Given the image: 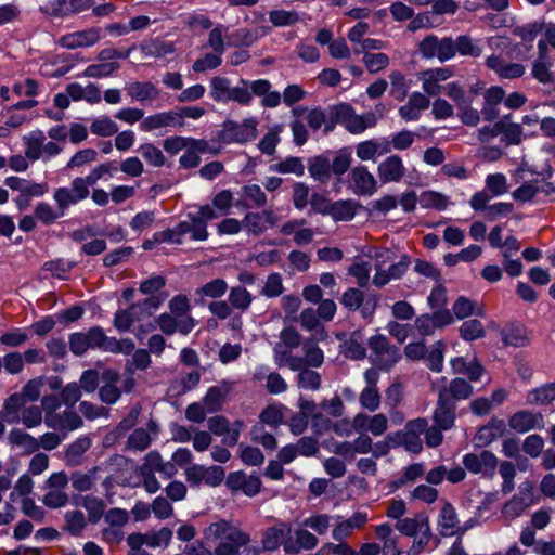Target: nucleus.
I'll list each match as a JSON object with an SVG mask.
<instances>
[{
  "label": "nucleus",
  "instance_id": "obj_19",
  "mask_svg": "<svg viewBox=\"0 0 555 555\" xmlns=\"http://www.w3.org/2000/svg\"><path fill=\"white\" fill-rule=\"evenodd\" d=\"M92 441L88 436H81L68 444L64 452V461L67 466H78L82 463L83 454L90 449Z\"/></svg>",
  "mask_w": 555,
  "mask_h": 555
},
{
  "label": "nucleus",
  "instance_id": "obj_11",
  "mask_svg": "<svg viewBox=\"0 0 555 555\" xmlns=\"http://www.w3.org/2000/svg\"><path fill=\"white\" fill-rule=\"evenodd\" d=\"M232 390V383L222 380L219 385L210 387L205 397L203 403L208 413H215L221 410L225 398Z\"/></svg>",
  "mask_w": 555,
  "mask_h": 555
},
{
  "label": "nucleus",
  "instance_id": "obj_20",
  "mask_svg": "<svg viewBox=\"0 0 555 555\" xmlns=\"http://www.w3.org/2000/svg\"><path fill=\"white\" fill-rule=\"evenodd\" d=\"M4 184L14 191H18L26 196H42L48 191L46 183H36L18 177H9Z\"/></svg>",
  "mask_w": 555,
  "mask_h": 555
},
{
  "label": "nucleus",
  "instance_id": "obj_27",
  "mask_svg": "<svg viewBox=\"0 0 555 555\" xmlns=\"http://www.w3.org/2000/svg\"><path fill=\"white\" fill-rule=\"evenodd\" d=\"M125 90L132 100L140 102L155 100L159 95L157 88L150 81L128 83Z\"/></svg>",
  "mask_w": 555,
  "mask_h": 555
},
{
  "label": "nucleus",
  "instance_id": "obj_37",
  "mask_svg": "<svg viewBox=\"0 0 555 555\" xmlns=\"http://www.w3.org/2000/svg\"><path fill=\"white\" fill-rule=\"evenodd\" d=\"M291 530L272 527L269 528L263 537L262 546L266 551H275L288 537Z\"/></svg>",
  "mask_w": 555,
  "mask_h": 555
},
{
  "label": "nucleus",
  "instance_id": "obj_48",
  "mask_svg": "<svg viewBox=\"0 0 555 555\" xmlns=\"http://www.w3.org/2000/svg\"><path fill=\"white\" fill-rule=\"evenodd\" d=\"M360 335L358 333H353L349 340L345 343V350L344 354L345 357L352 359V360H361L365 358L366 356V349L362 345L361 341H359Z\"/></svg>",
  "mask_w": 555,
  "mask_h": 555
},
{
  "label": "nucleus",
  "instance_id": "obj_30",
  "mask_svg": "<svg viewBox=\"0 0 555 555\" xmlns=\"http://www.w3.org/2000/svg\"><path fill=\"white\" fill-rule=\"evenodd\" d=\"M298 372L297 375V387L306 390H318L321 387V375L311 370L310 366L300 364V369L293 370Z\"/></svg>",
  "mask_w": 555,
  "mask_h": 555
},
{
  "label": "nucleus",
  "instance_id": "obj_24",
  "mask_svg": "<svg viewBox=\"0 0 555 555\" xmlns=\"http://www.w3.org/2000/svg\"><path fill=\"white\" fill-rule=\"evenodd\" d=\"M26 403L22 397L16 392L9 396L2 405L0 411V417L2 421L9 424H17L21 420V412H23Z\"/></svg>",
  "mask_w": 555,
  "mask_h": 555
},
{
  "label": "nucleus",
  "instance_id": "obj_45",
  "mask_svg": "<svg viewBox=\"0 0 555 555\" xmlns=\"http://www.w3.org/2000/svg\"><path fill=\"white\" fill-rule=\"evenodd\" d=\"M229 302L235 309L246 310L251 302V295L242 286L232 287L229 294Z\"/></svg>",
  "mask_w": 555,
  "mask_h": 555
},
{
  "label": "nucleus",
  "instance_id": "obj_23",
  "mask_svg": "<svg viewBox=\"0 0 555 555\" xmlns=\"http://www.w3.org/2000/svg\"><path fill=\"white\" fill-rule=\"evenodd\" d=\"M367 521V515L363 512H356L347 520L339 522L332 531L335 541L341 542L350 535L353 529L362 528Z\"/></svg>",
  "mask_w": 555,
  "mask_h": 555
},
{
  "label": "nucleus",
  "instance_id": "obj_12",
  "mask_svg": "<svg viewBox=\"0 0 555 555\" xmlns=\"http://www.w3.org/2000/svg\"><path fill=\"white\" fill-rule=\"evenodd\" d=\"M157 323L162 332L166 335H172L176 331L186 335L195 326V320L192 317L177 319L171 313L160 314L157 319Z\"/></svg>",
  "mask_w": 555,
  "mask_h": 555
},
{
  "label": "nucleus",
  "instance_id": "obj_2",
  "mask_svg": "<svg viewBox=\"0 0 555 555\" xmlns=\"http://www.w3.org/2000/svg\"><path fill=\"white\" fill-rule=\"evenodd\" d=\"M108 336L101 326H92L87 332H75L68 337V347L73 354L82 357L89 349L105 351Z\"/></svg>",
  "mask_w": 555,
  "mask_h": 555
},
{
  "label": "nucleus",
  "instance_id": "obj_15",
  "mask_svg": "<svg viewBox=\"0 0 555 555\" xmlns=\"http://www.w3.org/2000/svg\"><path fill=\"white\" fill-rule=\"evenodd\" d=\"M377 172L383 183L398 182L404 176L405 168L401 157L391 155L378 165Z\"/></svg>",
  "mask_w": 555,
  "mask_h": 555
},
{
  "label": "nucleus",
  "instance_id": "obj_60",
  "mask_svg": "<svg viewBox=\"0 0 555 555\" xmlns=\"http://www.w3.org/2000/svg\"><path fill=\"white\" fill-rule=\"evenodd\" d=\"M340 302L347 309L356 311L364 302V293L359 288L350 287L343 294Z\"/></svg>",
  "mask_w": 555,
  "mask_h": 555
},
{
  "label": "nucleus",
  "instance_id": "obj_28",
  "mask_svg": "<svg viewBox=\"0 0 555 555\" xmlns=\"http://www.w3.org/2000/svg\"><path fill=\"white\" fill-rule=\"evenodd\" d=\"M503 117L501 120L495 122V130L502 134V141L507 145H518L521 142L522 128L519 124L509 122L507 118Z\"/></svg>",
  "mask_w": 555,
  "mask_h": 555
},
{
  "label": "nucleus",
  "instance_id": "obj_36",
  "mask_svg": "<svg viewBox=\"0 0 555 555\" xmlns=\"http://www.w3.org/2000/svg\"><path fill=\"white\" fill-rule=\"evenodd\" d=\"M457 515L453 505L449 502L444 503L439 515V526L442 535H451L452 530L457 526Z\"/></svg>",
  "mask_w": 555,
  "mask_h": 555
},
{
  "label": "nucleus",
  "instance_id": "obj_50",
  "mask_svg": "<svg viewBox=\"0 0 555 555\" xmlns=\"http://www.w3.org/2000/svg\"><path fill=\"white\" fill-rule=\"evenodd\" d=\"M233 527L227 520L212 522L204 530V537L207 541L224 540Z\"/></svg>",
  "mask_w": 555,
  "mask_h": 555
},
{
  "label": "nucleus",
  "instance_id": "obj_3",
  "mask_svg": "<svg viewBox=\"0 0 555 555\" xmlns=\"http://www.w3.org/2000/svg\"><path fill=\"white\" fill-rule=\"evenodd\" d=\"M257 120L247 118L242 124L233 120H227L219 134V139L223 143H246L257 138Z\"/></svg>",
  "mask_w": 555,
  "mask_h": 555
},
{
  "label": "nucleus",
  "instance_id": "obj_7",
  "mask_svg": "<svg viewBox=\"0 0 555 555\" xmlns=\"http://www.w3.org/2000/svg\"><path fill=\"white\" fill-rule=\"evenodd\" d=\"M465 468L474 474L492 476L495 472L498 459L490 451H482L479 455L469 453L463 459Z\"/></svg>",
  "mask_w": 555,
  "mask_h": 555
},
{
  "label": "nucleus",
  "instance_id": "obj_17",
  "mask_svg": "<svg viewBox=\"0 0 555 555\" xmlns=\"http://www.w3.org/2000/svg\"><path fill=\"white\" fill-rule=\"evenodd\" d=\"M506 425L503 420L492 418L487 425L481 426L474 440L477 446H488L505 433Z\"/></svg>",
  "mask_w": 555,
  "mask_h": 555
},
{
  "label": "nucleus",
  "instance_id": "obj_53",
  "mask_svg": "<svg viewBox=\"0 0 555 555\" xmlns=\"http://www.w3.org/2000/svg\"><path fill=\"white\" fill-rule=\"evenodd\" d=\"M444 344L441 340L436 341L428 356L426 357L427 366L434 372H441L443 365Z\"/></svg>",
  "mask_w": 555,
  "mask_h": 555
},
{
  "label": "nucleus",
  "instance_id": "obj_51",
  "mask_svg": "<svg viewBox=\"0 0 555 555\" xmlns=\"http://www.w3.org/2000/svg\"><path fill=\"white\" fill-rule=\"evenodd\" d=\"M319 315L317 311L312 308H308L301 311L299 320L300 324L307 331H318L320 328L321 331V338L325 337V331L324 327L321 325L319 321Z\"/></svg>",
  "mask_w": 555,
  "mask_h": 555
},
{
  "label": "nucleus",
  "instance_id": "obj_38",
  "mask_svg": "<svg viewBox=\"0 0 555 555\" xmlns=\"http://www.w3.org/2000/svg\"><path fill=\"white\" fill-rule=\"evenodd\" d=\"M418 203L423 208H434L437 210H444L449 204L446 195L436 191H425L421 193Z\"/></svg>",
  "mask_w": 555,
  "mask_h": 555
},
{
  "label": "nucleus",
  "instance_id": "obj_64",
  "mask_svg": "<svg viewBox=\"0 0 555 555\" xmlns=\"http://www.w3.org/2000/svg\"><path fill=\"white\" fill-rule=\"evenodd\" d=\"M62 216H64V214H61L59 209L54 210L47 203H39L35 208V217L44 224H51Z\"/></svg>",
  "mask_w": 555,
  "mask_h": 555
},
{
  "label": "nucleus",
  "instance_id": "obj_4",
  "mask_svg": "<svg viewBox=\"0 0 555 555\" xmlns=\"http://www.w3.org/2000/svg\"><path fill=\"white\" fill-rule=\"evenodd\" d=\"M369 347L375 354V363L380 370L388 371L401 358L400 349L391 345L384 335H374L369 339Z\"/></svg>",
  "mask_w": 555,
  "mask_h": 555
},
{
  "label": "nucleus",
  "instance_id": "obj_58",
  "mask_svg": "<svg viewBox=\"0 0 555 555\" xmlns=\"http://www.w3.org/2000/svg\"><path fill=\"white\" fill-rule=\"evenodd\" d=\"M269 20L274 26L281 27L297 23L299 15L295 11L273 10L269 13Z\"/></svg>",
  "mask_w": 555,
  "mask_h": 555
},
{
  "label": "nucleus",
  "instance_id": "obj_34",
  "mask_svg": "<svg viewBox=\"0 0 555 555\" xmlns=\"http://www.w3.org/2000/svg\"><path fill=\"white\" fill-rule=\"evenodd\" d=\"M274 361L279 367L287 365L289 370L300 369L301 357L293 356L289 348H284L282 344H276L273 348Z\"/></svg>",
  "mask_w": 555,
  "mask_h": 555
},
{
  "label": "nucleus",
  "instance_id": "obj_13",
  "mask_svg": "<svg viewBox=\"0 0 555 555\" xmlns=\"http://www.w3.org/2000/svg\"><path fill=\"white\" fill-rule=\"evenodd\" d=\"M456 404L438 393L434 422L442 429H450L454 425Z\"/></svg>",
  "mask_w": 555,
  "mask_h": 555
},
{
  "label": "nucleus",
  "instance_id": "obj_59",
  "mask_svg": "<svg viewBox=\"0 0 555 555\" xmlns=\"http://www.w3.org/2000/svg\"><path fill=\"white\" fill-rule=\"evenodd\" d=\"M359 401L364 409L374 412L380 405V395L376 387H365L360 393Z\"/></svg>",
  "mask_w": 555,
  "mask_h": 555
},
{
  "label": "nucleus",
  "instance_id": "obj_5",
  "mask_svg": "<svg viewBox=\"0 0 555 555\" xmlns=\"http://www.w3.org/2000/svg\"><path fill=\"white\" fill-rule=\"evenodd\" d=\"M89 195V186L82 178L73 180L72 189L59 188L55 190L53 198L57 204L61 214L70 206L77 204L79 201L85 199Z\"/></svg>",
  "mask_w": 555,
  "mask_h": 555
},
{
  "label": "nucleus",
  "instance_id": "obj_62",
  "mask_svg": "<svg viewBox=\"0 0 555 555\" xmlns=\"http://www.w3.org/2000/svg\"><path fill=\"white\" fill-rule=\"evenodd\" d=\"M90 129L92 133L100 137H109L118 131L117 125L108 117L95 119Z\"/></svg>",
  "mask_w": 555,
  "mask_h": 555
},
{
  "label": "nucleus",
  "instance_id": "obj_40",
  "mask_svg": "<svg viewBox=\"0 0 555 555\" xmlns=\"http://www.w3.org/2000/svg\"><path fill=\"white\" fill-rule=\"evenodd\" d=\"M461 337L466 341H473L482 338L486 335L482 323L477 319H472L462 323L460 327Z\"/></svg>",
  "mask_w": 555,
  "mask_h": 555
},
{
  "label": "nucleus",
  "instance_id": "obj_1",
  "mask_svg": "<svg viewBox=\"0 0 555 555\" xmlns=\"http://www.w3.org/2000/svg\"><path fill=\"white\" fill-rule=\"evenodd\" d=\"M418 52L424 59L437 57L440 62H446L456 53L477 57L481 54V48L467 35H461L455 40L451 37L439 39L435 35H428L418 43Z\"/></svg>",
  "mask_w": 555,
  "mask_h": 555
},
{
  "label": "nucleus",
  "instance_id": "obj_52",
  "mask_svg": "<svg viewBox=\"0 0 555 555\" xmlns=\"http://www.w3.org/2000/svg\"><path fill=\"white\" fill-rule=\"evenodd\" d=\"M391 89L390 94L399 101H402L409 91V86L404 76L400 72H391L389 75Z\"/></svg>",
  "mask_w": 555,
  "mask_h": 555
},
{
  "label": "nucleus",
  "instance_id": "obj_35",
  "mask_svg": "<svg viewBox=\"0 0 555 555\" xmlns=\"http://www.w3.org/2000/svg\"><path fill=\"white\" fill-rule=\"evenodd\" d=\"M357 204L352 201H338L330 206L328 215L336 221H348L356 215Z\"/></svg>",
  "mask_w": 555,
  "mask_h": 555
},
{
  "label": "nucleus",
  "instance_id": "obj_63",
  "mask_svg": "<svg viewBox=\"0 0 555 555\" xmlns=\"http://www.w3.org/2000/svg\"><path fill=\"white\" fill-rule=\"evenodd\" d=\"M60 396L63 404L73 409L81 398V390L77 383H69L62 388Z\"/></svg>",
  "mask_w": 555,
  "mask_h": 555
},
{
  "label": "nucleus",
  "instance_id": "obj_10",
  "mask_svg": "<svg viewBox=\"0 0 555 555\" xmlns=\"http://www.w3.org/2000/svg\"><path fill=\"white\" fill-rule=\"evenodd\" d=\"M100 28L91 27L81 31L67 34L60 39V44L66 49H77L93 46L100 39Z\"/></svg>",
  "mask_w": 555,
  "mask_h": 555
},
{
  "label": "nucleus",
  "instance_id": "obj_41",
  "mask_svg": "<svg viewBox=\"0 0 555 555\" xmlns=\"http://www.w3.org/2000/svg\"><path fill=\"white\" fill-rule=\"evenodd\" d=\"M210 96L217 102H228L232 88L230 81L223 77H214L210 80Z\"/></svg>",
  "mask_w": 555,
  "mask_h": 555
},
{
  "label": "nucleus",
  "instance_id": "obj_42",
  "mask_svg": "<svg viewBox=\"0 0 555 555\" xmlns=\"http://www.w3.org/2000/svg\"><path fill=\"white\" fill-rule=\"evenodd\" d=\"M138 152L142 157L154 167H162L165 165L166 158L162 150L152 143H144L140 145Z\"/></svg>",
  "mask_w": 555,
  "mask_h": 555
},
{
  "label": "nucleus",
  "instance_id": "obj_14",
  "mask_svg": "<svg viewBox=\"0 0 555 555\" xmlns=\"http://www.w3.org/2000/svg\"><path fill=\"white\" fill-rule=\"evenodd\" d=\"M334 114L336 120H339V124L344 125L350 133L359 134L365 131L361 115H356L351 105L347 103L337 104Z\"/></svg>",
  "mask_w": 555,
  "mask_h": 555
},
{
  "label": "nucleus",
  "instance_id": "obj_26",
  "mask_svg": "<svg viewBox=\"0 0 555 555\" xmlns=\"http://www.w3.org/2000/svg\"><path fill=\"white\" fill-rule=\"evenodd\" d=\"M75 505L87 509L88 519L91 524H96L104 514V501L93 495H80L76 498Z\"/></svg>",
  "mask_w": 555,
  "mask_h": 555
},
{
  "label": "nucleus",
  "instance_id": "obj_31",
  "mask_svg": "<svg viewBox=\"0 0 555 555\" xmlns=\"http://www.w3.org/2000/svg\"><path fill=\"white\" fill-rule=\"evenodd\" d=\"M241 196L244 198L242 205L246 208L262 207L267 203V195L257 184L245 185L242 188Z\"/></svg>",
  "mask_w": 555,
  "mask_h": 555
},
{
  "label": "nucleus",
  "instance_id": "obj_16",
  "mask_svg": "<svg viewBox=\"0 0 555 555\" xmlns=\"http://www.w3.org/2000/svg\"><path fill=\"white\" fill-rule=\"evenodd\" d=\"M486 64L502 78L514 79L525 74V66L522 64L507 62L498 55L489 56Z\"/></svg>",
  "mask_w": 555,
  "mask_h": 555
},
{
  "label": "nucleus",
  "instance_id": "obj_55",
  "mask_svg": "<svg viewBox=\"0 0 555 555\" xmlns=\"http://www.w3.org/2000/svg\"><path fill=\"white\" fill-rule=\"evenodd\" d=\"M44 140V134L41 131H37L35 134L28 138L26 142V157L31 160L39 159L42 153Z\"/></svg>",
  "mask_w": 555,
  "mask_h": 555
},
{
  "label": "nucleus",
  "instance_id": "obj_6",
  "mask_svg": "<svg viewBox=\"0 0 555 555\" xmlns=\"http://www.w3.org/2000/svg\"><path fill=\"white\" fill-rule=\"evenodd\" d=\"M94 5V0H50L40 7V11L52 16L63 17L78 14Z\"/></svg>",
  "mask_w": 555,
  "mask_h": 555
},
{
  "label": "nucleus",
  "instance_id": "obj_61",
  "mask_svg": "<svg viewBox=\"0 0 555 555\" xmlns=\"http://www.w3.org/2000/svg\"><path fill=\"white\" fill-rule=\"evenodd\" d=\"M425 473V465L423 463H414L409 465L403 475L393 482L396 488L402 487L409 482H414L417 478L422 477Z\"/></svg>",
  "mask_w": 555,
  "mask_h": 555
},
{
  "label": "nucleus",
  "instance_id": "obj_56",
  "mask_svg": "<svg viewBox=\"0 0 555 555\" xmlns=\"http://www.w3.org/2000/svg\"><path fill=\"white\" fill-rule=\"evenodd\" d=\"M118 68H119V63H117V62H109V63L103 62L101 64L89 65L85 69L83 75L86 77H91V78L108 77Z\"/></svg>",
  "mask_w": 555,
  "mask_h": 555
},
{
  "label": "nucleus",
  "instance_id": "obj_39",
  "mask_svg": "<svg viewBox=\"0 0 555 555\" xmlns=\"http://www.w3.org/2000/svg\"><path fill=\"white\" fill-rule=\"evenodd\" d=\"M501 335L505 346L519 348L527 346L529 343V338L527 337L525 330L519 326H512L507 330H503Z\"/></svg>",
  "mask_w": 555,
  "mask_h": 555
},
{
  "label": "nucleus",
  "instance_id": "obj_33",
  "mask_svg": "<svg viewBox=\"0 0 555 555\" xmlns=\"http://www.w3.org/2000/svg\"><path fill=\"white\" fill-rule=\"evenodd\" d=\"M309 172L312 178L325 182L331 176V162L324 155H318L309 159Z\"/></svg>",
  "mask_w": 555,
  "mask_h": 555
},
{
  "label": "nucleus",
  "instance_id": "obj_18",
  "mask_svg": "<svg viewBox=\"0 0 555 555\" xmlns=\"http://www.w3.org/2000/svg\"><path fill=\"white\" fill-rule=\"evenodd\" d=\"M450 364L454 374L465 375L470 382L479 380L485 373V367L476 358L467 362L465 358L456 357L450 361Z\"/></svg>",
  "mask_w": 555,
  "mask_h": 555
},
{
  "label": "nucleus",
  "instance_id": "obj_9",
  "mask_svg": "<svg viewBox=\"0 0 555 555\" xmlns=\"http://www.w3.org/2000/svg\"><path fill=\"white\" fill-rule=\"evenodd\" d=\"M225 485L231 490H241L246 495L253 496L260 491L261 480L257 476L246 475L243 472H235L228 476Z\"/></svg>",
  "mask_w": 555,
  "mask_h": 555
},
{
  "label": "nucleus",
  "instance_id": "obj_49",
  "mask_svg": "<svg viewBox=\"0 0 555 555\" xmlns=\"http://www.w3.org/2000/svg\"><path fill=\"white\" fill-rule=\"evenodd\" d=\"M363 63L371 74H375L388 66L389 57L385 53L365 52Z\"/></svg>",
  "mask_w": 555,
  "mask_h": 555
},
{
  "label": "nucleus",
  "instance_id": "obj_57",
  "mask_svg": "<svg viewBox=\"0 0 555 555\" xmlns=\"http://www.w3.org/2000/svg\"><path fill=\"white\" fill-rule=\"evenodd\" d=\"M151 444L150 434L144 428H137L128 437L127 446L129 449L144 451Z\"/></svg>",
  "mask_w": 555,
  "mask_h": 555
},
{
  "label": "nucleus",
  "instance_id": "obj_44",
  "mask_svg": "<svg viewBox=\"0 0 555 555\" xmlns=\"http://www.w3.org/2000/svg\"><path fill=\"white\" fill-rule=\"evenodd\" d=\"M271 169L279 173H294L296 176H302L305 172L301 158L294 156L287 157L285 160L273 165Z\"/></svg>",
  "mask_w": 555,
  "mask_h": 555
},
{
  "label": "nucleus",
  "instance_id": "obj_32",
  "mask_svg": "<svg viewBox=\"0 0 555 555\" xmlns=\"http://www.w3.org/2000/svg\"><path fill=\"white\" fill-rule=\"evenodd\" d=\"M555 401V383H548L533 390L527 395L528 404L546 405Z\"/></svg>",
  "mask_w": 555,
  "mask_h": 555
},
{
  "label": "nucleus",
  "instance_id": "obj_22",
  "mask_svg": "<svg viewBox=\"0 0 555 555\" xmlns=\"http://www.w3.org/2000/svg\"><path fill=\"white\" fill-rule=\"evenodd\" d=\"M542 422L543 417L540 413L519 411L509 418V426L514 430L522 434L539 427Z\"/></svg>",
  "mask_w": 555,
  "mask_h": 555
},
{
  "label": "nucleus",
  "instance_id": "obj_21",
  "mask_svg": "<svg viewBox=\"0 0 555 555\" xmlns=\"http://www.w3.org/2000/svg\"><path fill=\"white\" fill-rule=\"evenodd\" d=\"M177 125L182 127L183 121H179L178 114L170 111L147 116L142 120L140 127L144 131H153L159 128Z\"/></svg>",
  "mask_w": 555,
  "mask_h": 555
},
{
  "label": "nucleus",
  "instance_id": "obj_54",
  "mask_svg": "<svg viewBox=\"0 0 555 555\" xmlns=\"http://www.w3.org/2000/svg\"><path fill=\"white\" fill-rule=\"evenodd\" d=\"M65 529L73 535H79L87 526L85 515L80 511H72L65 514Z\"/></svg>",
  "mask_w": 555,
  "mask_h": 555
},
{
  "label": "nucleus",
  "instance_id": "obj_25",
  "mask_svg": "<svg viewBox=\"0 0 555 555\" xmlns=\"http://www.w3.org/2000/svg\"><path fill=\"white\" fill-rule=\"evenodd\" d=\"M351 178L360 194L372 195L376 191V180L364 166L354 167Z\"/></svg>",
  "mask_w": 555,
  "mask_h": 555
},
{
  "label": "nucleus",
  "instance_id": "obj_47",
  "mask_svg": "<svg viewBox=\"0 0 555 555\" xmlns=\"http://www.w3.org/2000/svg\"><path fill=\"white\" fill-rule=\"evenodd\" d=\"M228 284L222 279H215L196 291V295L219 298L225 294Z\"/></svg>",
  "mask_w": 555,
  "mask_h": 555
},
{
  "label": "nucleus",
  "instance_id": "obj_8",
  "mask_svg": "<svg viewBox=\"0 0 555 555\" xmlns=\"http://www.w3.org/2000/svg\"><path fill=\"white\" fill-rule=\"evenodd\" d=\"M441 382L443 384L438 386V393L455 404L457 401L470 398L474 392L470 383L462 377H455L449 384H447V379L443 377Z\"/></svg>",
  "mask_w": 555,
  "mask_h": 555
},
{
  "label": "nucleus",
  "instance_id": "obj_43",
  "mask_svg": "<svg viewBox=\"0 0 555 555\" xmlns=\"http://www.w3.org/2000/svg\"><path fill=\"white\" fill-rule=\"evenodd\" d=\"M287 410L282 404H270L259 415V420L270 426H278L284 423L283 412Z\"/></svg>",
  "mask_w": 555,
  "mask_h": 555
},
{
  "label": "nucleus",
  "instance_id": "obj_46",
  "mask_svg": "<svg viewBox=\"0 0 555 555\" xmlns=\"http://www.w3.org/2000/svg\"><path fill=\"white\" fill-rule=\"evenodd\" d=\"M476 302L465 296H460L452 307V311L457 319H465L472 314L481 315V310L475 312Z\"/></svg>",
  "mask_w": 555,
  "mask_h": 555
},
{
  "label": "nucleus",
  "instance_id": "obj_29",
  "mask_svg": "<svg viewBox=\"0 0 555 555\" xmlns=\"http://www.w3.org/2000/svg\"><path fill=\"white\" fill-rule=\"evenodd\" d=\"M8 440L12 446L22 448L27 454L34 453L40 448L36 438L20 428L12 429L9 433Z\"/></svg>",
  "mask_w": 555,
  "mask_h": 555
}]
</instances>
